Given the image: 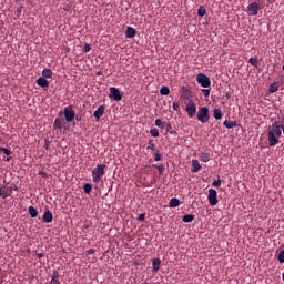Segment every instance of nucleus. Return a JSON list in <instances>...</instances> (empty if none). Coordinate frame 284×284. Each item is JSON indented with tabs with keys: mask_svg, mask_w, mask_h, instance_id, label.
Masks as SVG:
<instances>
[{
	"mask_svg": "<svg viewBox=\"0 0 284 284\" xmlns=\"http://www.w3.org/2000/svg\"><path fill=\"white\" fill-rule=\"evenodd\" d=\"M281 134H283V126L277 122L273 123L271 130L268 131V145L270 148H274V145H278V139H281Z\"/></svg>",
	"mask_w": 284,
	"mask_h": 284,
	"instance_id": "f257e3e1",
	"label": "nucleus"
},
{
	"mask_svg": "<svg viewBox=\"0 0 284 284\" xmlns=\"http://www.w3.org/2000/svg\"><path fill=\"white\" fill-rule=\"evenodd\" d=\"M105 168H108L105 164H98L92 169L91 174L93 183H101V179L105 176Z\"/></svg>",
	"mask_w": 284,
	"mask_h": 284,
	"instance_id": "f03ea898",
	"label": "nucleus"
},
{
	"mask_svg": "<svg viewBox=\"0 0 284 284\" xmlns=\"http://www.w3.org/2000/svg\"><path fill=\"white\" fill-rule=\"evenodd\" d=\"M185 110L189 114L190 119H194V116H196V104H194V102H192V95H189V99L185 102Z\"/></svg>",
	"mask_w": 284,
	"mask_h": 284,
	"instance_id": "7ed1b4c3",
	"label": "nucleus"
},
{
	"mask_svg": "<svg viewBox=\"0 0 284 284\" xmlns=\"http://www.w3.org/2000/svg\"><path fill=\"white\" fill-rule=\"evenodd\" d=\"M197 121H200V123H207V121H210V109H207V106H201L199 109Z\"/></svg>",
	"mask_w": 284,
	"mask_h": 284,
	"instance_id": "20e7f679",
	"label": "nucleus"
},
{
	"mask_svg": "<svg viewBox=\"0 0 284 284\" xmlns=\"http://www.w3.org/2000/svg\"><path fill=\"white\" fill-rule=\"evenodd\" d=\"M196 81L202 88H210L212 85V81L205 73H199L196 75Z\"/></svg>",
	"mask_w": 284,
	"mask_h": 284,
	"instance_id": "39448f33",
	"label": "nucleus"
},
{
	"mask_svg": "<svg viewBox=\"0 0 284 284\" xmlns=\"http://www.w3.org/2000/svg\"><path fill=\"white\" fill-rule=\"evenodd\" d=\"M63 114L67 123H72V120L77 116V113L72 109V105L65 106L63 110Z\"/></svg>",
	"mask_w": 284,
	"mask_h": 284,
	"instance_id": "423d86ee",
	"label": "nucleus"
},
{
	"mask_svg": "<svg viewBox=\"0 0 284 284\" xmlns=\"http://www.w3.org/2000/svg\"><path fill=\"white\" fill-rule=\"evenodd\" d=\"M207 201L212 206L219 205V193L216 192V190L214 189L209 190Z\"/></svg>",
	"mask_w": 284,
	"mask_h": 284,
	"instance_id": "0eeeda50",
	"label": "nucleus"
},
{
	"mask_svg": "<svg viewBox=\"0 0 284 284\" xmlns=\"http://www.w3.org/2000/svg\"><path fill=\"white\" fill-rule=\"evenodd\" d=\"M109 98L113 99V101H121V99H123V93H121L119 88L111 87Z\"/></svg>",
	"mask_w": 284,
	"mask_h": 284,
	"instance_id": "6e6552de",
	"label": "nucleus"
},
{
	"mask_svg": "<svg viewBox=\"0 0 284 284\" xmlns=\"http://www.w3.org/2000/svg\"><path fill=\"white\" fill-rule=\"evenodd\" d=\"M258 10H261V4L258 2H252L247 7V12L251 17H256V14H258Z\"/></svg>",
	"mask_w": 284,
	"mask_h": 284,
	"instance_id": "1a4fd4ad",
	"label": "nucleus"
},
{
	"mask_svg": "<svg viewBox=\"0 0 284 284\" xmlns=\"http://www.w3.org/2000/svg\"><path fill=\"white\" fill-rule=\"evenodd\" d=\"M12 192H14V189L12 186H1L0 187V196L2 199H8V196H12Z\"/></svg>",
	"mask_w": 284,
	"mask_h": 284,
	"instance_id": "9d476101",
	"label": "nucleus"
},
{
	"mask_svg": "<svg viewBox=\"0 0 284 284\" xmlns=\"http://www.w3.org/2000/svg\"><path fill=\"white\" fill-rule=\"evenodd\" d=\"M63 125H65V120L63 118H55L53 129L62 131Z\"/></svg>",
	"mask_w": 284,
	"mask_h": 284,
	"instance_id": "9b49d317",
	"label": "nucleus"
},
{
	"mask_svg": "<svg viewBox=\"0 0 284 284\" xmlns=\"http://www.w3.org/2000/svg\"><path fill=\"white\" fill-rule=\"evenodd\" d=\"M103 114H105V105H100L93 113L94 119H97V121L101 120V116H103Z\"/></svg>",
	"mask_w": 284,
	"mask_h": 284,
	"instance_id": "f8f14e48",
	"label": "nucleus"
},
{
	"mask_svg": "<svg viewBox=\"0 0 284 284\" xmlns=\"http://www.w3.org/2000/svg\"><path fill=\"white\" fill-rule=\"evenodd\" d=\"M36 83L40 88H50V82L43 77L38 78Z\"/></svg>",
	"mask_w": 284,
	"mask_h": 284,
	"instance_id": "ddd939ff",
	"label": "nucleus"
},
{
	"mask_svg": "<svg viewBox=\"0 0 284 284\" xmlns=\"http://www.w3.org/2000/svg\"><path fill=\"white\" fill-rule=\"evenodd\" d=\"M53 219H54V215H52V212L50 210L45 211L42 216L43 223H52Z\"/></svg>",
	"mask_w": 284,
	"mask_h": 284,
	"instance_id": "4468645a",
	"label": "nucleus"
},
{
	"mask_svg": "<svg viewBox=\"0 0 284 284\" xmlns=\"http://www.w3.org/2000/svg\"><path fill=\"white\" fill-rule=\"evenodd\" d=\"M126 39H134L136 37V29L134 27H128L125 31Z\"/></svg>",
	"mask_w": 284,
	"mask_h": 284,
	"instance_id": "2eb2a0df",
	"label": "nucleus"
},
{
	"mask_svg": "<svg viewBox=\"0 0 284 284\" xmlns=\"http://www.w3.org/2000/svg\"><path fill=\"white\" fill-rule=\"evenodd\" d=\"M223 125L227 130H232V128H236L239 125V123L236 121H227V120H225Z\"/></svg>",
	"mask_w": 284,
	"mask_h": 284,
	"instance_id": "dca6fc26",
	"label": "nucleus"
},
{
	"mask_svg": "<svg viewBox=\"0 0 284 284\" xmlns=\"http://www.w3.org/2000/svg\"><path fill=\"white\" fill-rule=\"evenodd\" d=\"M213 116L216 121H221V119H223V111H221V109H214Z\"/></svg>",
	"mask_w": 284,
	"mask_h": 284,
	"instance_id": "f3484780",
	"label": "nucleus"
},
{
	"mask_svg": "<svg viewBox=\"0 0 284 284\" xmlns=\"http://www.w3.org/2000/svg\"><path fill=\"white\" fill-rule=\"evenodd\" d=\"M28 212L31 219H37V216H39V211L34 206H29Z\"/></svg>",
	"mask_w": 284,
	"mask_h": 284,
	"instance_id": "a211bd4d",
	"label": "nucleus"
},
{
	"mask_svg": "<svg viewBox=\"0 0 284 284\" xmlns=\"http://www.w3.org/2000/svg\"><path fill=\"white\" fill-rule=\"evenodd\" d=\"M192 172H200L201 170V163H199V160H192Z\"/></svg>",
	"mask_w": 284,
	"mask_h": 284,
	"instance_id": "6ab92c4d",
	"label": "nucleus"
},
{
	"mask_svg": "<svg viewBox=\"0 0 284 284\" xmlns=\"http://www.w3.org/2000/svg\"><path fill=\"white\" fill-rule=\"evenodd\" d=\"M181 205V201L176 197H172L169 202V207H179Z\"/></svg>",
	"mask_w": 284,
	"mask_h": 284,
	"instance_id": "aec40b11",
	"label": "nucleus"
},
{
	"mask_svg": "<svg viewBox=\"0 0 284 284\" xmlns=\"http://www.w3.org/2000/svg\"><path fill=\"white\" fill-rule=\"evenodd\" d=\"M152 265H153V272H158L159 270H161V260L154 258L152 261Z\"/></svg>",
	"mask_w": 284,
	"mask_h": 284,
	"instance_id": "412c9836",
	"label": "nucleus"
},
{
	"mask_svg": "<svg viewBox=\"0 0 284 284\" xmlns=\"http://www.w3.org/2000/svg\"><path fill=\"white\" fill-rule=\"evenodd\" d=\"M268 92L274 94V92H278V82H273L268 87Z\"/></svg>",
	"mask_w": 284,
	"mask_h": 284,
	"instance_id": "4be33fe9",
	"label": "nucleus"
},
{
	"mask_svg": "<svg viewBox=\"0 0 284 284\" xmlns=\"http://www.w3.org/2000/svg\"><path fill=\"white\" fill-rule=\"evenodd\" d=\"M196 219V215L194 214H187L182 217L183 223H192Z\"/></svg>",
	"mask_w": 284,
	"mask_h": 284,
	"instance_id": "5701e85b",
	"label": "nucleus"
},
{
	"mask_svg": "<svg viewBox=\"0 0 284 284\" xmlns=\"http://www.w3.org/2000/svg\"><path fill=\"white\" fill-rule=\"evenodd\" d=\"M49 284H61L59 281V272H54Z\"/></svg>",
	"mask_w": 284,
	"mask_h": 284,
	"instance_id": "b1692460",
	"label": "nucleus"
},
{
	"mask_svg": "<svg viewBox=\"0 0 284 284\" xmlns=\"http://www.w3.org/2000/svg\"><path fill=\"white\" fill-rule=\"evenodd\" d=\"M42 78L43 79H52V69H44L42 71Z\"/></svg>",
	"mask_w": 284,
	"mask_h": 284,
	"instance_id": "393cba45",
	"label": "nucleus"
},
{
	"mask_svg": "<svg viewBox=\"0 0 284 284\" xmlns=\"http://www.w3.org/2000/svg\"><path fill=\"white\" fill-rule=\"evenodd\" d=\"M155 125L156 128H161V130H165V125H168V123L163 122L161 119H156Z\"/></svg>",
	"mask_w": 284,
	"mask_h": 284,
	"instance_id": "a878e982",
	"label": "nucleus"
},
{
	"mask_svg": "<svg viewBox=\"0 0 284 284\" xmlns=\"http://www.w3.org/2000/svg\"><path fill=\"white\" fill-rule=\"evenodd\" d=\"M205 14H207V9H205V7H203V6H201L197 10V16L205 17Z\"/></svg>",
	"mask_w": 284,
	"mask_h": 284,
	"instance_id": "bb28decb",
	"label": "nucleus"
},
{
	"mask_svg": "<svg viewBox=\"0 0 284 284\" xmlns=\"http://www.w3.org/2000/svg\"><path fill=\"white\" fill-rule=\"evenodd\" d=\"M200 160L203 161V163H207L210 161V153H201Z\"/></svg>",
	"mask_w": 284,
	"mask_h": 284,
	"instance_id": "cd10ccee",
	"label": "nucleus"
},
{
	"mask_svg": "<svg viewBox=\"0 0 284 284\" xmlns=\"http://www.w3.org/2000/svg\"><path fill=\"white\" fill-rule=\"evenodd\" d=\"M160 94H161L162 97H168V94H170V88H168V87H162V88L160 89Z\"/></svg>",
	"mask_w": 284,
	"mask_h": 284,
	"instance_id": "c85d7f7f",
	"label": "nucleus"
},
{
	"mask_svg": "<svg viewBox=\"0 0 284 284\" xmlns=\"http://www.w3.org/2000/svg\"><path fill=\"white\" fill-rule=\"evenodd\" d=\"M248 63L253 65V68H258V58H250Z\"/></svg>",
	"mask_w": 284,
	"mask_h": 284,
	"instance_id": "c756f323",
	"label": "nucleus"
},
{
	"mask_svg": "<svg viewBox=\"0 0 284 284\" xmlns=\"http://www.w3.org/2000/svg\"><path fill=\"white\" fill-rule=\"evenodd\" d=\"M155 148H156V145L154 144V140H150L146 150H151L152 152H156Z\"/></svg>",
	"mask_w": 284,
	"mask_h": 284,
	"instance_id": "7c9ffc66",
	"label": "nucleus"
},
{
	"mask_svg": "<svg viewBox=\"0 0 284 284\" xmlns=\"http://www.w3.org/2000/svg\"><path fill=\"white\" fill-rule=\"evenodd\" d=\"M83 190H84V194H90V192H92V184L85 183L83 186Z\"/></svg>",
	"mask_w": 284,
	"mask_h": 284,
	"instance_id": "2f4dec72",
	"label": "nucleus"
},
{
	"mask_svg": "<svg viewBox=\"0 0 284 284\" xmlns=\"http://www.w3.org/2000/svg\"><path fill=\"white\" fill-rule=\"evenodd\" d=\"M16 19H20L21 18V14H23V7H19L16 12Z\"/></svg>",
	"mask_w": 284,
	"mask_h": 284,
	"instance_id": "473e14b6",
	"label": "nucleus"
},
{
	"mask_svg": "<svg viewBox=\"0 0 284 284\" xmlns=\"http://www.w3.org/2000/svg\"><path fill=\"white\" fill-rule=\"evenodd\" d=\"M153 168H155V170H158L159 174H163V172H165V166H163V165L154 164Z\"/></svg>",
	"mask_w": 284,
	"mask_h": 284,
	"instance_id": "72a5a7b5",
	"label": "nucleus"
},
{
	"mask_svg": "<svg viewBox=\"0 0 284 284\" xmlns=\"http://www.w3.org/2000/svg\"><path fill=\"white\" fill-rule=\"evenodd\" d=\"M0 152H3V154H7V156H10V154H12V151H10V149L0 146Z\"/></svg>",
	"mask_w": 284,
	"mask_h": 284,
	"instance_id": "f704fd0d",
	"label": "nucleus"
},
{
	"mask_svg": "<svg viewBox=\"0 0 284 284\" xmlns=\"http://www.w3.org/2000/svg\"><path fill=\"white\" fill-rule=\"evenodd\" d=\"M150 134H151V136L156 139L159 136V129H151Z\"/></svg>",
	"mask_w": 284,
	"mask_h": 284,
	"instance_id": "c9c22d12",
	"label": "nucleus"
},
{
	"mask_svg": "<svg viewBox=\"0 0 284 284\" xmlns=\"http://www.w3.org/2000/svg\"><path fill=\"white\" fill-rule=\"evenodd\" d=\"M277 261H280V263H284V250H282V251L278 253Z\"/></svg>",
	"mask_w": 284,
	"mask_h": 284,
	"instance_id": "e433bc0d",
	"label": "nucleus"
},
{
	"mask_svg": "<svg viewBox=\"0 0 284 284\" xmlns=\"http://www.w3.org/2000/svg\"><path fill=\"white\" fill-rule=\"evenodd\" d=\"M153 158H154V161H161V153H159V151H155L153 153Z\"/></svg>",
	"mask_w": 284,
	"mask_h": 284,
	"instance_id": "4c0bfd02",
	"label": "nucleus"
},
{
	"mask_svg": "<svg viewBox=\"0 0 284 284\" xmlns=\"http://www.w3.org/2000/svg\"><path fill=\"white\" fill-rule=\"evenodd\" d=\"M213 187H221V179L213 181Z\"/></svg>",
	"mask_w": 284,
	"mask_h": 284,
	"instance_id": "58836bf2",
	"label": "nucleus"
},
{
	"mask_svg": "<svg viewBox=\"0 0 284 284\" xmlns=\"http://www.w3.org/2000/svg\"><path fill=\"white\" fill-rule=\"evenodd\" d=\"M90 50H92V47L90 44H84L83 51L90 52Z\"/></svg>",
	"mask_w": 284,
	"mask_h": 284,
	"instance_id": "ea45409f",
	"label": "nucleus"
},
{
	"mask_svg": "<svg viewBox=\"0 0 284 284\" xmlns=\"http://www.w3.org/2000/svg\"><path fill=\"white\" fill-rule=\"evenodd\" d=\"M204 97H210V89H202Z\"/></svg>",
	"mask_w": 284,
	"mask_h": 284,
	"instance_id": "a19ab883",
	"label": "nucleus"
},
{
	"mask_svg": "<svg viewBox=\"0 0 284 284\" xmlns=\"http://www.w3.org/2000/svg\"><path fill=\"white\" fill-rule=\"evenodd\" d=\"M138 221H140V222H143V221H145V214H140L139 216H138Z\"/></svg>",
	"mask_w": 284,
	"mask_h": 284,
	"instance_id": "79ce46f5",
	"label": "nucleus"
},
{
	"mask_svg": "<svg viewBox=\"0 0 284 284\" xmlns=\"http://www.w3.org/2000/svg\"><path fill=\"white\" fill-rule=\"evenodd\" d=\"M172 108H173V110H174L175 112H178V110H179V102H173Z\"/></svg>",
	"mask_w": 284,
	"mask_h": 284,
	"instance_id": "37998d69",
	"label": "nucleus"
},
{
	"mask_svg": "<svg viewBox=\"0 0 284 284\" xmlns=\"http://www.w3.org/2000/svg\"><path fill=\"white\" fill-rule=\"evenodd\" d=\"M44 148H45V150H48V148H50V141L45 140Z\"/></svg>",
	"mask_w": 284,
	"mask_h": 284,
	"instance_id": "c03bdc74",
	"label": "nucleus"
},
{
	"mask_svg": "<svg viewBox=\"0 0 284 284\" xmlns=\"http://www.w3.org/2000/svg\"><path fill=\"white\" fill-rule=\"evenodd\" d=\"M37 256H38V258H43V256H45V254H43V253H38Z\"/></svg>",
	"mask_w": 284,
	"mask_h": 284,
	"instance_id": "a18cd8bd",
	"label": "nucleus"
},
{
	"mask_svg": "<svg viewBox=\"0 0 284 284\" xmlns=\"http://www.w3.org/2000/svg\"><path fill=\"white\" fill-rule=\"evenodd\" d=\"M88 254H94V250H92V248L89 250V251H88Z\"/></svg>",
	"mask_w": 284,
	"mask_h": 284,
	"instance_id": "49530a36",
	"label": "nucleus"
},
{
	"mask_svg": "<svg viewBox=\"0 0 284 284\" xmlns=\"http://www.w3.org/2000/svg\"><path fill=\"white\" fill-rule=\"evenodd\" d=\"M16 192H17V190H19V187L17 186V185H13V186H11Z\"/></svg>",
	"mask_w": 284,
	"mask_h": 284,
	"instance_id": "de8ad7c7",
	"label": "nucleus"
},
{
	"mask_svg": "<svg viewBox=\"0 0 284 284\" xmlns=\"http://www.w3.org/2000/svg\"><path fill=\"white\" fill-rule=\"evenodd\" d=\"M7 161L9 162V161H12V156H8L7 158Z\"/></svg>",
	"mask_w": 284,
	"mask_h": 284,
	"instance_id": "09e8293b",
	"label": "nucleus"
},
{
	"mask_svg": "<svg viewBox=\"0 0 284 284\" xmlns=\"http://www.w3.org/2000/svg\"><path fill=\"white\" fill-rule=\"evenodd\" d=\"M75 121H81V118L80 116H75Z\"/></svg>",
	"mask_w": 284,
	"mask_h": 284,
	"instance_id": "8fccbe9b",
	"label": "nucleus"
},
{
	"mask_svg": "<svg viewBox=\"0 0 284 284\" xmlns=\"http://www.w3.org/2000/svg\"><path fill=\"white\" fill-rule=\"evenodd\" d=\"M98 77H101V71L97 73Z\"/></svg>",
	"mask_w": 284,
	"mask_h": 284,
	"instance_id": "3c124183",
	"label": "nucleus"
}]
</instances>
